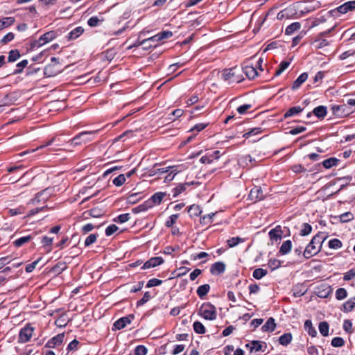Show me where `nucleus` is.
<instances>
[{
    "label": "nucleus",
    "mask_w": 355,
    "mask_h": 355,
    "mask_svg": "<svg viewBox=\"0 0 355 355\" xmlns=\"http://www.w3.org/2000/svg\"><path fill=\"white\" fill-rule=\"evenodd\" d=\"M327 238L324 234L319 232L315 235L303 252V256L305 259H309L317 254L322 247V243Z\"/></svg>",
    "instance_id": "nucleus-1"
},
{
    "label": "nucleus",
    "mask_w": 355,
    "mask_h": 355,
    "mask_svg": "<svg viewBox=\"0 0 355 355\" xmlns=\"http://www.w3.org/2000/svg\"><path fill=\"white\" fill-rule=\"evenodd\" d=\"M198 315L208 320H214L217 317L216 307L210 302L203 303L199 309Z\"/></svg>",
    "instance_id": "nucleus-2"
},
{
    "label": "nucleus",
    "mask_w": 355,
    "mask_h": 355,
    "mask_svg": "<svg viewBox=\"0 0 355 355\" xmlns=\"http://www.w3.org/2000/svg\"><path fill=\"white\" fill-rule=\"evenodd\" d=\"M96 132H82L75 136L72 139L69 140L67 143L72 146H77L82 144H85L91 141L94 139V136Z\"/></svg>",
    "instance_id": "nucleus-3"
},
{
    "label": "nucleus",
    "mask_w": 355,
    "mask_h": 355,
    "mask_svg": "<svg viewBox=\"0 0 355 355\" xmlns=\"http://www.w3.org/2000/svg\"><path fill=\"white\" fill-rule=\"evenodd\" d=\"M355 9V1H349L345 2L341 6H338L336 9L331 10L327 12V15L329 17H338L340 16V14H345L349 11H352Z\"/></svg>",
    "instance_id": "nucleus-4"
},
{
    "label": "nucleus",
    "mask_w": 355,
    "mask_h": 355,
    "mask_svg": "<svg viewBox=\"0 0 355 355\" xmlns=\"http://www.w3.org/2000/svg\"><path fill=\"white\" fill-rule=\"evenodd\" d=\"M239 72L240 69L236 67L225 69L222 73V78L225 81H228L229 83H239L242 80V78L239 75Z\"/></svg>",
    "instance_id": "nucleus-5"
},
{
    "label": "nucleus",
    "mask_w": 355,
    "mask_h": 355,
    "mask_svg": "<svg viewBox=\"0 0 355 355\" xmlns=\"http://www.w3.org/2000/svg\"><path fill=\"white\" fill-rule=\"evenodd\" d=\"M33 331L34 328L31 325L27 324L25 326L19 331L18 342L21 343L28 342L33 336Z\"/></svg>",
    "instance_id": "nucleus-6"
},
{
    "label": "nucleus",
    "mask_w": 355,
    "mask_h": 355,
    "mask_svg": "<svg viewBox=\"0 0 355 355\" xmlns=\"http://www.w3.org/2000/svg\"><path fill=\"white\" fill-rule=\"evenodd\" d=\"M172 35H173V33L171 31H162V32L156 34L155 35H154L150 38L144 40L141 42V44H146L147 43H150L152 42H157V43H158L160 41L170 38L171 37H172Z\"/></svg>",
    "instance_id": "nucleus-7"
},
{
    "label": "nucleus",
    "mask_w": 355,
    "mask_h": 355,
    "mask_svg": "<svg viewBox=\"0 0 355 355\" xmlns=\"http://www.w3.org/2000/svg\"><path fill=\"white\" fill-rule=\"evenodd\" d=\"M135 168H134L125 174L118 175L112 180V184L116 187L122 186L125 182L126 178H130L135 173Z\"/></svg>",
    "instance_id": "nucleus-8"
},
{
    "label": "nucleus",
    "mask_w": 355,
    "mask_h": 355,
    "mask_svg": "<svg viewBox=\"0 0 355 355\" xmlns=\"http://www.w3.org/2000/svg\"><path fill=\"white\" fill-rule=\"evenodd\" d=\"M37 235V232H33L27 236H22L18 239H16L13 242V244L15 247H17V248L21 247L23 245H24L25 243H27L32 240H34L36 238Z\"/></svg>",
    "instance_id": "nucleus-9"
},
{
    "label": "nucleus",
    "mask_w": 355,
    "mask_h": 355,
    "mask_svg": "<svg viewBox=\"0 0 355 355\" xmlns=\"http://www.w3.org/2000/svg\"><path fill=\"white\" fill-rule=\"evenodd\" d=\"M57 36L58 33L54 31H51L41 35L37 40V42H39L40 45H44L45 44L51 42Z\"/></svg>",
    "instance_id": "nucleus-10"
},
{
    "label": "nucleus",
    "mask_w": 355,
    "mask_h": 355,
    "mask_svg": "<svg viewBox=\"0 0 355 355\" xmlns=\"http://www.w3.org/2000/svg\"><path fill=\"white\" fill-rule=\"evenodd\" d=\"M64 338V334L63 333L59 334L51 338L46 344L45 347L48 348H54L57 346L60 345Z\"/></svg>",
    "instance_id": "nucleus-11"
},
{
    "label": "nucleus",
    "mask_w": 355,
    "mask_h": 355,
    "mask_svg": "<svg viewBox=\"0 0 355 355\" xmlns=\"http://www.w3.org/2000/svg\"><path fill=\"white\" fill-rule=\"evenodd\" d=\"M164 262L161 257H155L146 261L141 266V269H147L159 266Z\"/></svg>",
    "instance_id": "nucleus-12"
},
{
    "label": "nucleus",
    "mask_w": 355,
    "mask_h": 355,
    "mask_svg": "<svg viewBox=\"0 0 355 355\" xmlns=\"http://www.w3.org/2000/svg\"><path fill=\"white\" fill-rule=\"evenodd\" d=\"M249 198L255 202L263 199L261 188L259 187H254L250 192Z\"/></svg>",
    "instance_id": "nucleus-13"
},
{
    "label": "nucleus",
    "mask_w": 355,
    "mask_h": 355,
    "mask_svg": "<svg viewBox=\"0 0 355 355\" xmlns=\"http://www.w3.org/2000/svg\"><path fill=\"white\" fill-rule=\"evenodd\" d=\"M134 316L132 315L121 318L114 323V326L117 329H121L124 328L128 324H130Z\"/></svg>",
    "instance_id": "nucleus-14"
},
{
    "label": "nucleus",
    "mask_w": 355,
    "mask_h": 355,
    "mask_svg": "<svg viewBox=\"0 0 355 355\" xmlns=\"http://www.w3.org/2000/svg\"><path fill=\"white\" fill-rule=\"evenodd\" d=\"M282 230L280 226H277L276 227L272 229L269 233V237L270 240L277 241L281 240L282 237Z\"/></svg>",
    "instance_id": "nucleus-15"
},
{
    "label": "nucleus",
    "mask_w": 355,
    "mask_h": 355,
    "mask_svg": "<svg viewBox=\"0 0 355 355\" xmlns=\"http://www.w3.org/2000/svg\"><path fill=\"white\" fill-rule=\"evenodd\" d=\"M225 270V264L223 262L218 261L211 266L210 271L213 275H220L223 273Z\"/></svg>",
    "instance_id": "nucleus-16"
},
{
    "label": "nucleus",
    "mask_w": 355,
    "mask_h": 355,
    "mask_svg": "<svg viewBox=\"0 0 355 355\" xmlns=\"http://www.w3.org/2000/svg\"><path fill=\"white\" fill-rule=\"evenodd\" d=\"M242 70L250 79H253L258 76V72L256 68L253 66L245 65L243 67Z\"/></svg>",
    "instance_id": "nucleus-17"
},
{
    "label": "nucleus",
    "mask_w": 355,
    "mask_h": 355,
    "mask_svg": "<svg viewBox=\"0 0 355 355\" xmlns=\"http://www.w3.org/2000/svg\"><path fill=\"white\" fill-rule=\"evenodd\" d=\"M166 196V193H163V192H157V193H155V194H153L150 198H149L148 200V201L150 202V205L152 206V207L155 205H159L163 198Z\"/></svg>",
    "instance_id": "nucleus-18"
},
{
    "label": "nucleus",
    "mask_w": 355,
    "mask_h": 355,
    "mask_svg": "<svg viewBox=\"0 0 355 355\" xmlns=\"http://www.w3.org/2000/svg\"><path fill=\"white\" fill-rule=\"evenodd\" d=\"M245 347L249 348L251 352H252L253 351H263L262 342L259 340H253L250 343L246 344Z\"/></svg>",
    "instance_id": "nucleus-19"
},
{
    "label": "nucleus",
    "mask_w": 355,
    "mask_h": 355,
    "mask_svg": "<svg viewBox=\"0 0 355 355\" xmlns=\"http://www.w3.org/2000/svg\"><path fill=\"white\" fill-rule=\"evenodd\" d=\"M308 78V73L304 72L302 73L300 76L294 81L292 89L295 90L298 89Z\"/></svg>",
    "instance_id": "nucleus-20"
},
{
    "label": "nucleus",
    "mask_w": 355,
    "mask_h": 355,
    "mask_svg": "<svg viewBox=\"0 0 355 355\" xmlns=\"http://www.w3.org/2000/svg\"><path fill=\"white\" fill-rule=\"evenodd\" d=\"M276 327L275 319L269 318L266 322L262 326L261 329L263 331H273Z\"/></svg>",
    "instance_id": "nucleus-21"
},
{
    "label": "nucleus",
    "mask_w": 355,
    "mask_h": 355,
    "mask_svg": "<svg viewBox=\"0 0 355 355\" xmlns=\"http://www.w3.org/2000/svg\"><path fill=\"white\" fill-rule=\"evenodd\" d=\"M52 188H47L39 193H37L35 196V197L32 200V202L33 203H35V202H39L41 201V199H40V197L42 196V195H46V198H44V200H46L49 198V196H51V192H52Z\"/></svg>",
    "instance_id": "nucleus-22"
},
{
    "label": "nucleus",
    "mask_w": 355,
    "mask_h": 355,
    "mask_svg": "<svg viewBox=\"0 0 355 355\" xmlns=\"http://www.w3.org/2000/svg\"><path fill=\"white\" fill-rule=\"evenodd\" d=\"M83 32H84V29L82 27H80V26L76 27L74 29H73L71 32L69 33V34L67 35V38L69 40H75V39L78 38L80 35H82Z\"/></svg>",
    "instance_id": "nucleus-23"
},
{
    "label": "nucleus",
    "mask_w": 355,
    "mask_h": 355,
    "mask_svg": "<svg viewBox=\"0 0 355 355\" xmlns=\"http://www.w3.org/2000/svg\"><path fill=\"white\" fill-rule=\"evenodd\" d=\"M209 290L210 286L209 284H203L197 288L196 293L200 299H203L209 293Z\"/></svg>",
    "instance_id": "nucleus-24"
},
{
    "label": "nucleus",
    "mask_w": 355,
    "mask_h": 355,
    "mask_svg": "<svg viewBox=\"0 0 355 355\" xmlns=\"http://www.w3.org/2000/svg\"><path fill=\"white\" fill-rule=\"evenodd\" d=\"M60 141V138H57L56 137L51 139L50 140H49L47 142H46L45 144H42V146H40V147H37L36 149H33L32 150H27V151H24L21 153H20L19 155L20 156H23L24 155H26L29 153H31V152H35L36 150H38L40 148H44V147H46V146H49L50 145H51L53 143L55 142V141Z\"/></svg>",
    "instance_id": "nucleus-25"
},
{
    "label": "nucleus",
    "mask_w": 355,
    "mask_h": 355,
    "mask_svg": "<svg viewBox=\"0 0 355 355\" xmlns=\"http://www.w3.org/2000/svg\"><path fill=\"white\" fill-rule=\"evenodd\" d=\"M292 248V243L290 240L284 241L280 247L279 253L282 255L287 254Z\"/></svg>",
    "instance_id": "nucleus-26"
},
{
    "label": "nucleus",
    "mask_w": 355,
    "mask_h": 355,
    "mask_svg": "<svg viewBox=\"0 0 355 355\" xmlns=\"http://www.w3.org/2000/svg\"><path fill=\"white\" fill-rule=\"evenodd\" d=\"M313 113L318 118H324L327 114V107L323 105H320L315 107Z\"/></svg>",
    "instance_id": "nucleus-27"
},
{
    "label": "nucleus",
    "mask_w": 355,
    "mask_h": 355,
    "mask_svg": "<svg viewBox=\"0 0 355 355\" xmlns=\"http://www.w3.org/2000/svg\"><path fill=\"white\" fill-rule=\"evenodd\" d=\"M304 329L308 334L314 337L317 334L315 329L313 327L312 322L310 320H306L304 322Z\"/></svg>",
    "instance_id": "nucleus-28"
},
{
    "label": "nucleus",
    "mask_w": 355,
    "mask_h": 355,
    "mask_svg": "<svg viewBox=\"0 0 355 355\" xmlns=\"http://www.w3.org/2000/svg\"><path fill=\"white\" fill-rule=\"evenodd\" d=\"M301 28V24L299 22H293L288 26L285 30L286 35H292L296 31H298Z\"/></svg>",
    "instance_id": "nucleus-29"
},
{
    "label": "nucleus",
    "mask_w": 355,
    "mask_h": 355,
    "mask_svg": "<svg viewBox=\"0 0 355 355\" xmlns=\"http://www.w3.org/2000/svg\"><path fill=\"white\" fill-rule=\"evenodd\" d=\"M339 162V159L336 157H330L322 162V165L325 168H330L332 166H337Z\"/></svg>",
    "instance_id": "nucleus-30"
},
{
    "label": "nucleus",
    "mask_w": 355,
    "mask_h": 355,
    "mask_svg": "<svg viewBox=\"0 0 355 355\" xmlns=\"http://www.w3.org/2000/svg\"><path fill=\"white\" fill-rule=\"evenodd\" d=\"M292 338L291 333H285L279 338V342L281 345L286 346L291 343Z\"/></svg>",
    "instance_id": "nucleus-31"
},
{
    "label": "nucleus",
    "mask_w": 355,
    "mask_h": 355,
    "mask_svg": "<svg viewBox=\"0 0 355 355\" xmlns=\"http://www.w3.org/2000/svg\"><path fill=\"white\" fill-rule=\"evenodd\" d=\"M201 212L200 207L196 205H192L188 208V213L191 217L198 216Z\"/></svg>",
    "instance_id": "nucleus-32"
},
{
    "label": "nucleus",
    "mask_w": 355,
    "mask_h": 355,
    "mask_svg": "<svg viewBox=\"0 0 355 355\" xmlns=\"http://www.w3.org/2000/svg\"><path fill=\"white\" fill-rule=\"evenodd\" d=\"M302 110L303 108H302L300 106L292 107L284 114V118H288L290 116L296 115L300 113Z\"/></svg>",
    "instance_id": "nucleus-33"
},
{
    "label": "nucleus",
    "mask_w": 355,
    "mask_h": 355,
    "mask_svg": "<svg viewBox=\"0 0 355 355\" xmlns=\"http://www.w3.org/2000/svg\"><path fill=\"white\" fill-rule=\"evenodd\" d=\"M329 324L326 321L320 322L319 331L323 336H327L329 335Z\"/></svg>",
    "instance_id": "nucleus-34"
},
{
    "label": "nucleus",
    "mask_w": 355,
    "mask_h": 355,
    "mask_svg": "<svg viewBox=\"0 0 355 355\" xmlns=\"http://www.w3.org/2000/svg\"><path fill=\"white\" fill-rule=\"evenodd\" d=\"M266 270L263 268H257L253 271L252 276L256 279H261L262 277L267 275Z\"/></svg>",
    "instance_id": "nucleus-35"
},
{
    "label": "nucleus",
    "mask_w": 355,
    "mask_h": 355,
    "mask_svg": "<svg viewBox=\"0 0 355 355\" xmlns=\"http://www.w3.org/2000/svg\"><path fill=\"white\" fill-rule=\"evenodd\" d=\"M193 327L195 332L198 334H203L206 331L205 327L199 321H196L193 324Z\"/></svg>",
    "instance_id": "nucleus-36"
},
{
    "label": "nucleus",
    "mask_w": 355,
    "mask_h": 355,
    "mask_svg": "<svg viewBox=\"0 0 355 355\" xmlns=\"http://www.w3.org/2000/svg\"><path fill=\"white\" fill-rule=\"evenodd\" d=\"M150 202H149L148 200L144 202L143 204L139 205L137 207L134 208L135 212H140V211H146L149 208H151Z\"/></svg>",
    "instance_id": "nucleus-37"
},
{
    "label": "nucleus",
    "mask_w": 355,
    "mask_h": 355,
    "mask_svg": "<svg viewBox=\"0 0 355 355\" xmlns=\"http://www.w3.org/2000/svg\"><path fill=\"white\" fill-rule=\"evenodd\" d=\"M290 64L291 63L288 61H282L279 65V69L276 70L275 73V76H279L284 71H285L288 67Z\"/></svg>",
    "instance_id": "nucleus-38"
},
{
    "label": "nucleus",
    "mask_w": 355,
    "mask_h": 355,
    "mask_svg": "<svg viewBox=\"0 0 355 355\" xmlns=\"http://www.w3.org/2000/svg\"><path fill=\"white\" fill-rule=\"evenodd\" d=\"M130 218V214H123L118 216L117 217L112 219V220L116 223H123L128 221Z\"/></svg>",
    "instance_id": "nucleus-39"
},
{
    "label": "nucleus",
    "mask_w": 355,
    "mask_h": 355,
    "mask_svg": "<svg viewBox=\"0 0 355 355\" xmlns=\"http://www.w3.org/2000/svg\"><path fill=\"white\" fill-rule=\"evenodd\" d=\"M312 230V227L309 223H303L302 225V229L300 230V234L301 236H306L309 235Z\"/></svg>",
    "instance_id": "nucleus-40"
},
{
    "label": "nucleus",
    "mask_w": 355,
    "mask_h": 355,
    "mask_svg": "<svg viewBox=\"0 0 355 355\" xmlns=\"http://www.w3.org/2000/svg\"><path fill=\"white\" fill-rule=\"evenodd\" d=\"M354 304V303L353 304L352 300H349L343 304L341 310L345 313L350 312L355 308Z\"/></svg>",
    "instance_id": "nucleus-41"
},
{
    "label": "nucleus",
    "mask_w": 355,
    "mask_h": 355,
    "mask_svg": "<svg viewBox=\"0 0 355 355\" xmlns=\"http://www.w3.org/2000/svg\"><path fill=\"white\" fill-rule=\"evenodd\" d=\"M347 292L345 288H338L336 291V297L338 300H342L347 297Z\"/></svg>",
    "instance_id": "nucleus-42"
},
{
    "label": "nucleus",
    "mask_w": 355,
    "mask_h": 355,
    "mask_svg": "<svg viewBox=\"0 0 355 355\" xmlns=\"http://www.w3.org/2000/svg\"><path fill=\"white\" fill-rule=\"evenodd\" d=\"M15 22V18L12 17H4L1 19V24L3 29L11 26Z\"/></svg>",
    "instance_id": "nucleus-43"
},
{
    "label": "nucleus",
    "mask_w": 355,
    "mask_h": 355,
    "mask_svg": "<svg viewBox=\"0 0 355 355\" xmlns=\"http://www.w3.org/2000/svg\"><path fill=\"white\" fill-rule=\"evenodd\" d=\"M243 239L240 237H232L227 241V245L230 248H233L237 245L239 243L243 242Z\"/></svg>",
    "instance_id": "nucleus-44"
},
{
    "label": "nucleus",
    "mask_w": 355,
    "mask_h": 355,
    "mask_svg": "<svg viewBox=\"0 0 355 355\" xmlns=\"http://www.w3.org/2000/svg\"><path fill=\"white\" fill-rule=\"evenodd\" d=\"M329 247L331 249H339L342 247V242L338 239H333L329 241Z\"/></svg>",
    "instance_id": "nucleus-45"
},
{
    "label": "nucleus",
    "mask_w": 355,
    "mask_h": 355,
    "mask_svg": "<svg viewBox=\"0 0 355 355\" xmlns=\"http://www.w3.org/2000/svg\"><path fill=\"white\" fill-rule=\"evenodd\" d=\"M20 57V53L18 50H12L9 52L8 62H15Z\"/></svg>",
    "instance_id": "nucleus-46"
},
{
    "label": "nucleus",
    "mask_w": 355,
    "mask_h": 355,
    "mask_svg": "<svg viewBox=\"0 0 355 355\" xmlns=\"http://www.w3.org/2000/svg\"><path fill=\"white\" fill-rule=\"evenodd\" d=\"M345 345V340L340 337H335L331 340V345L335 347H340Z\"/></svg>",
    "instance_id": "nucleus-47"
},
{
    "label": "nucleus",
    "mask_w": 355,
    "mask_h": 355,
    "mask_svg": "<svg viewBox=\"0 0 355 355\" xmlns=\"http://www.w3.org/2000/svg\"><path fill=\"white\" fill-rule=\"evenodd\" d=\"M339 217H340V220L342 223L349 222L354 218V216L351 212H345V213L341 214Z\"/></svg>",
    "instance_id": "nucleus-48"
},
{
    "label": "nucleus",
    "mask_w": 355,
    "mask_h": 355,
    "mask_svg": "<svg viewBox=\"0 0 355 355\" xmlns=\"http://www.w3.org/2000/svg\"><path fill=\"white\" fill-rule=\"evenodd\" d=\"M262 130L261 128L257 127L252 128L250 131L248 132H245L243 135V137L245 138H249L251 135H256L260 132H261Z\"/></svg>",
    "instance_id": "nucleus-49"
},
{
    "label": "nucleus",
    "mask_w": 355,
    "mask_h": 355,
    "mask_svg": "<svg viewBox=\"0 0 355 355\" xmlns=\"http://www.w3.org/2000/svg\"><path fill=\"white\" fill-rule=\"evenodd\" d=\"M147 348L144 345H138L135 349V355H146Z\"/></svg>",
    "instance_id": "nucleus-50"
},
{
    "label": "nucleus",
    "mask_w": 355,
    "mask_h": 355,
    "mask_svg": "<svg viewBox=\"0 0 355 355\" xmlns=\"http://www.w3.org/2000/svg\"><path fill=\"white\" fill-rule=\"evenodd\" d=\"M150 297H151V296H150V293L148 291L144 293L143 297L137 302V306H141L144 305L145 303H146L150 299Z\"/></svg>",
    "instance_id": "nucleus-51"
},
{
    "label": "nucleus",
    "mask_w": 355,
    "mask_h": 355,
    "mask_svg": "<svg viewBox=\"0 0 355 355\" xmlns=\"http://www.w3.org/2000/svg\"><path fill=\"white\" fill-rule=\"evenodd\" d=\"M162 283V281L156 278L150 279L148 281L146 287L151 288L157 286L161 285Z\"/></svg>",
    "instance_id": "nucleus-52"
},
{
    "label": "nucleus",
    "mask_w": 355,
    "mask_h": 355,
    "mask_svg": "<svg viewBox=\"0 0 355 355\" xmlns=\"http://www.w3.org/2000/svg\"><path fill=\"white\" fill-rule=\"evenodd\" d=\"M343 329L349 334H352V322L349 320H345L343 322Z\"/></svg>",
    "instance_id": "nucleus-53"
},
{
    "label": "nucleus",
    "mask_w": 355,
    "mask_h": 355,
    "mask_svg": "<svg viewBox=\"0 0 355 355\" xmlns=\"http://www.w3.org/2000/svg\"><path fill=\"white\" fill-rule=\"evenodd\" d=\"M53 238H51L47 236H44L41 240V243L44 248L51 246L53 243Z\"/></svg>",
    "instance_id": "nucleus-54"
},
{
    "label": "nucleus",
    "mask_w": 355,
    "mask_h": 355,
    "mask_svg": "<svg viewBox=\"0 0 355 355\" xmlns=\"http://www.w3.org/2000/svg\"><path fill=\"white\" fill-rule=\"evenodd\" d=\"M186 184H180L173 189V197H176L180 193L186 190Z\"/></svg>",
    "instance_id": "nucleus-55"
},
{
    "label": "nucleus",
    "mask_w": 355,
    "mask_h": 355,
    "mask_svg": "<svg viewBox=\"0 0 355 355\" xmlns=\"http://www.w3.org/2000/svg\"><path fill=\"white\" fill-rule=\"evenodd\" d=\"M28 64V61L26 60H24L21 62H19L17 64V67H18L17 69H16L14 72L15 74H17V73H19L22 71L24 67H26Z\"/></svg>",
    "instance_id": "nucleus-56"
},
{
    "label": "nucleus",
    "mask_w": 355,
    "mask_h": 355,
    "mask_svg": "<svg viewBox=\"0 0 355 355\" xmlns=\"http://www.w3.org/2000/svg\"><path fill=\"white\" fill-rule=\"evenodd\" d=\"M215 214L214 213H211V214H209L207 215H205L203 216L201 218H200V222L201 223H203V224H208L209 223H211V219L214 216Z\"/></svg>",
    "instance_id": "nucleus-57"
},
{
    "label": "nucleus",
    "mask_w": 355,
    "mask_h": 355,
    "mask_svg": "<svg viewBox=\"0 0 355 355\" xmlns=\"http://www.w3.org/2000/svg\"><path fill=\"white\" fill-rule=\"evenodd\" d=\"M96 241V236L94 234L89 235L85 241V246H89L90 245L95 243Z\"/></svg>",
    "instance_id": "nucleus-58"
},
{
    "label": "nucleus",
    "mask_w": 355,
    "mask_h": 355,
    "mask_svg": "<svg viewBox=\"0 0 355 355\" xmlns=\"http://www.w3.org/2000/svg\"><path fill=\"white\" fill-rule=\"evenodd\" d=\"M178 218V214H173L171 215L168 220H166L165 225L166 227H171L173 224L175 223L177 219Z\"/></svg>",
    "instance_id": "nucleus-59"
},
{
    "label": "nucleus",
    "mask_w": 355,
    "mask_h": 355,
    "mask_svg": "<svg viewBox=\"0 0 355 355\" xmlns=\"http://www.w3.org/2000/svg\"><path fill=\"white\" fill-rule=\"evenodd\" d=\"M306 128L304 126H298V127L292 128L289 131V133L292 135H298L300 133L304 132L306 130Z\"/></svg>",
    "instance_id": "nucleus-60"
},
{
    "label": "nucleus",
    "mask_w": 355,
    "mask_h": 355,
    "mask_svg": "<svg viewBox=\"0 0 355 355\" xmlns=\"http://www.w3.org/2000/svg\"><path fill=\"white\" fill-rule=\"evenodd\" d=\"M15 37V35L13 33H7L1 40V42L3 44H7L8 42L12 41Z\"/></svg>",
    "instance_id": "nucleus-61"
},
{
    "label": "nucleus",
    "mask_w": 355,
    "mask_h": 355,
    "mask_svg": "<svg viewBox=\"0 0 355 355\" xmlns=\"http://www.w3.org/2000/svg\"><path fill=\"white\" fill-rule=\"evenodd\" d=\"M327 21V19L325 16H321L320 17H317L314 19V20L312 22V27L317 26L320 25V24L324 23Z\"/></svg>",
    "instance_id": "nucleus-62"
},
{
    "label": "nucleus",
    "mask_w": 355,
    "mask_h": 355,
    "mask_svg": "<svg viewBox=\"0 0 355 355\" xmlns=\"http://www.w3.org/2000/svg\"><path fill=\"white\" fill-rule=\"evenodd\" d=\"M99 21H100L99 19L97 17L94 16V17H90L88 19L87 24L90 27H95V26H98Z\"/></svg>",
    "instance_id": "nucleus-63"
},
{
    "label": "nucleus",
    "mask_w": 355,
    "mask_h": 355,
    "mask_svg": "<svg viewBox=\"0 0 355 355\" xmlns=\"http://www.w3.org/2000/svg\"><path fill=\"white\" fill-rule=\"evenodd\" d=\"M354 277H355V270L351 269L344 275L343 279L345 281H349V280L352 279Z\"/></svg>",
    "instance_id": "nucleus-64"
}]
</instances>
